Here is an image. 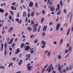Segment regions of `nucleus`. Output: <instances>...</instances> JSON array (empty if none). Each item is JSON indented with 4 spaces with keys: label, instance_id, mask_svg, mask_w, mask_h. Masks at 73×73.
<instances>
[{
    "label": "nucleus",
    "instance_id": "18",
    "mask_svg": "<svg viewBox=\"0 0 73 73\" xmlns=\"http://www.w3.org/2000/svg\"><path fill=\"white\" fill-rule=\"evenodd\" d=\"M41 44L42 45H46V42H45V41H44L42 40L41 41Z\"/></svg>",
    "mask_w": 73,
    "mask_h": 73
},
{
    "label": "nucleus",
    "instance_id": "6",
    "mask_svg": "<svg viewBox=\"0 0 73 73\" xmlns=\"http://www.w3.org/2000/svg\"><path fill=\"white\" fill-rule=\"evenodd\" d=\"M29 6L30 7H32L33 6V2L30 1V3L29 5Z\"/></svg>",
    "mask_w": 73,
    "mask_h": 73
},
{
    "label": "nucleus",
    "instance_id": "41",
    "mask_svg": "<svg viewBox=\"0 0 73 73\" xmlns=\"http://www.w3.org/2000/svg\"><path fill=\"white\" fill-rule=\"evenodd\" d=\"M13 38L12 39H11L10 40V41L11 42H12H12H13Z\"/></svg>",
    "mask_w": 73,
    "mask_h": 73
},
{
    "label": "nucleus",
    "instance_id": "1",
    "mask_svg": "<svg viewBox=\"0 0 73 73\" xmlns=\"http://www.w3.org/2000/svg\"><path fill=\"white\" fill-rule=\"evenodd\" d=\"M4 54L6 55L7 53V50L6 49L7 48V42H6L4 44Z\"/></svg>",
    "mask_w": 73,
    "mask_h": 73
},
{
    "label": "nucleus",
    "instance_id": "2",
    "mask_svg": "<svg viewBox=\"0 0 73 73\" xmlns=\"http://www.w3.org/2000/svg\"><path fill=\"white\" fill-rule=\"evenodd\" d=\"M52 64H50V68L49 69V68H47L46 70V72H48V73H50V71H51V69H52Z\"/></svg>",
    "mask_w": 73,
    "mask_h": 73
},
{
    "label": "nucleus",
    "instance_id": "19",
    "mask_svg": "<svg viewBox=\"0 0 73 73\" xmlns=\"http://www.w3.org/2000/svg\"><path fill=\"white\" fill-rule=\"evenodd\" d=\"M70 29L69 28L68 29V31L67 33V35L68 36L69 35V32H70Z\"/></svg>",
    "mask_w": 73,
    "mask_h": 73
},
{
    "label": "nucleus",
    "instance_id": "44",
    "mask_svg": "<svg viewBox=\"0 0 73 73\" xmlns=\"http://www.w3.org/2000/svg\"><path fill=\"white\" fill-rule=\"evenodd\" d=\"M4 12V10L2 9H0V12Z\"/></svg>",
    "mask_w": 73,
    "mask_h": 73
},
{
    "label": "nucleus",
    "instance_id": "32",
    "mask_svg": "<svg viewBox=\"0 0 73 73\" xmlns=\"http://www.w3.org/2000/svg\"><path fill=\"white\" fill-rule=\"evenodd\" d=\"M15 6H12L11 7V9H12V10H14V9H15Z\"/></svg>",
    "mask_w": 73,
    "mask_h": 73
},
{
    "label": "nucleus",
    "instance_id": "20",
    "mask_svg": "<svg viewBox=\"0 0 73 73\" xmlns=\"http://www.w3.org/2000/svg\"><path fill=\"white\" fill-rule=\"evenodd\" d=\"M72 68H73V66L70 65L69 68V70H71Z\"/></svg>",
    "mask_w": 73,
    "mask_h": 73
},
{
    "label": "nucleus",
    "instance_id": "42",
    "mask_svg": "<svg viewBox=\"0 0 73 73\" xmlns=\"http://www.w3.org/2000/svg\"><path fill=\"white\" fill-rule=\"evenodd\" d=\"M37 41H38V40L37 39L35 40L34 41L35 43V44H36V43H37Z\"/></svg>",
    "mask_w": 73,
    "mask_h": 73
},
{
    "label": "nucleus",
    "instance_id": "40",
    "mask_svg": "<svg viewBox=\"0 0 73 73\" xmlns=\"http://www.w3.org/2000/svg\"><path fill=\"white\" fill-rule=\"evenodd\" d=\"M8 13L7 12L6 13H5V17H7V16H8Z\"/></svg>",
    "mask_w": 73,
    "mask_h": 73
},
{
    "label": "nucleus",
    "instance_id": "61",
    "mask_svg": "<svg viewBox=\"0 0 73 73\" xmlns=\"http://www.w3.org/2000/svg\"><path fill=\"white\" fill-rule=\"evenodd\" d=\"M19 14H20V13H17V17H19V16H20Z\"/></svg>",
    "mask_w": 73,
    "mask_h": 73
},
{
    "label": "nucleus",
    "instance_id": "48",
    "mask_svg": "<svg viewBox=\"0 0 73 73\" xmlns=\"http://www.w3.org/2000/svg\"><path fill=\"white\" fill-rule=\"evenodd\" d=\"M69 53H68L67 55H66L65 56V58H66V57H68V56H69Z\"/></svg>",
    "mask_w": 73,
    "mask_h": 73
},
{
    "label": "nucleus",
    "instance_id": "34",
    "mask_svg": "<svg viewBox=\"0 0 73 73\" xmlns=\"http://www.w3.org/2000/svg\"><path fill=\"white\" fill-rule=\"evenodd\" d=\"M57 44V42H56V41H54V42H53V44L54 45H56V44Z\"/></svg>",
    "mask_w": 73,
    "mask_h": 73
},
{
    "label": "nucleus",
    "instance_id": "43",
    "mask_svg": "<svg viewBox=\"0 0 73 73\" xmlns=\"http://www.w3.org/2000/svg\"><path fill=\"white\" fill-rule=\"evenodd\" d=\"M42 35L43 36H45V33H44V32H43L42 33Z\"/></svg>",
    "mask_w": 73,
    "mask_h": 73
},
{
    "label": "nucleus",
    "instance_id": "26",
    "mask_svg": "<svg viewBox=\"0 0 73 73\" xmlns=\"http://www.w3.org/2000/svg\"><path fill=\"white\" fill-rule=\"evenodd\" d=\"M44 19H45V18H44V17H43L42 18V20L41 21V23H43V22H44Z\"/></svg>",
    "mask_w": 73,
    "mask_h": 73
},
{
    "label": "nucleus",
    "instance_id": "15",
    "mask_svg": "<svg viewBox=\"0 0 73 73\" xmlns=\"http://www.w3.org/2000/svg\"><path fill=\"white\" fill-rule=\"evenodd\" d=\"M20 52V49L19 48H17L16 50V52H15V54H18Z\"/></svg>",
    "mask_w": 73,
    "mask_h": 73
},
{
    "label": "nucleus",
    "instance_id": "9",
    "mask_svg": "<svg viewBox=\"0 0 73 73\" xmlns=\"http://www.w3.org/2000/svg\"><path fill=\"white\" fill-rule=\"evenodd\" d=\"M33 48H32L29 51V52L31 53V54H32L34 53V50H33Z\"/></svg>",
    "mask_w": 73,
    "mask_h": 73
},
{
    "label": "nucleus",
    "instance_id": "59",
    "mask_svg": "<svg viewBox=\"0 0 73 73\" xmlns=\"http://www.w3.org/2000/svg\"><path fill=\"white\" fill-rule=\"evenodd\" d=\"M9 50H10V51H12L13 49H12V48H9Z\"/></svg>",
    "mask_w": 73,
    "mask_h": 73
},
{
    "label": "nucleus",
    "instance_id": "17",
    "mask_svg": "<svg viewBox=\"0 0 73 73\" xmlns=\"http://www.w3.org/2000/svg\"><path fill=\"white\" fill-rule=\"evenodd\" d=\"M47 3L48 4H50L51 5H52V2H50V1L49 0H48Z\"/></svg>",
    "mask_w": 73,
    "mask_h": 73
},
{
    "label": "nucleus",
    "instance_id": "12",
    "mask_svg": "<svg viewBox=\"0 0 73 73\" xmlns=\"http://www.w3.org/2000/svg\"><path fill=\"white\" fill-rule=\"evenodd\" d=\"M46 29H47V26L45 25L44 26L43 31V32H45V31H46Z\"/></svg>",
    "mask_w": 73,
    "mask_h": 73
},
{
    "label": "nucleus",
    "instance_id": "7",
    "mask_svg": "<svg viewBox=\"0 0 73 73\" xmlns=\"http://www.w3.org/2000/svg\"><path fill=\"white\" fill-rule=\"evenodd\" d=\"M57 8H56L55 10V11H57L58 10H59L60 9V4H58L57 5Z\"/></svg>",
    "mask_w": 73,
    "mask_h": 73
},
{
    "label": "nucleus",
    "instance_id": "21",
    "mask_svg": "<svg viewBox=\"0 0 73 73\" xmlns=\"http://www.w3.org/2000/svg\"><path fill=\"white\" fill-rule=\"evenodd\" d=\"M41 27V26H39V28L37 30V32H40V31Z\"/></svg>",
    "mask_w": 73,
    "mask_h": 73
},
{
    "label": "nucleus",
    "instance_id": "55",
    "mask_svg": "<svg viewBox=\"0 0 73 73\" xmlns=\"http://www.w3.org/2000/svg\"><path fill=\"white\" fill-rule=\"evenodd\" d=\"M16 4V3L15 2H13V3H12L11 5H14Z\"/></svg>",
    "mask_w": 73,
    "mask_h": 73
},
{
    "label": "nucleus",
    "instance_id": "37",
    "mask_svg": "<svg viewBox=\"0 0 73 73\" xmlns=\"http://www.w3.org/2000/svg\"><path fill=\"white\" fill-rule=\"evenodd\" d=\"M9 29L11 30V31H13V27H10L9 28Z\"/></svg>",
    "mask_w": 73,
    "mask_h": 73
},
{
    "label": "nucleus",
    "instance_id": "24",
    "mask_svg": "<svg viewBox=\"0 0 73 73\" xmlns=\"http://www.w3.org/2000/svg\"><path fill=\"white\" fill-rule=\"evenodd\" d=\"M69 52H71V50H72V46H70L69 48Z\"/></svg>",
    "mask_w": 73,
    "mask_h": 73
},
{
    "label": "nucleus",
    "instance_id": "13",
    "mask_svg": "<svg viewBox=\"0 0 73 73\" xmlns=\"http://www.w3.org/2000/svg\"><path fill=\"white\" fill-rule=\"evenodd\" d=\"M29 50V46H27L26 47V48L25 49V51H27V50Z\"/></svg>",
    "mask_w": 73,
    "mask_h": 73
},
{
    "label": "nucleus",
    "instance_id": "49",
    "mask_svg": "<svg viewBox=\"0 0 73 73\" xmlns=\"http://www.w3.org/2000/svg\"><path fill=\"white\" fill-rule=\"evenodd\" d=\"M60 5H62V1H60Z\"/></svg>",
    "mask_w": 73,
    "mask_h": 73
},
{
    "label": "nucleus",
    "instance_id": "58",
    "mask_svg": "<svg viewBox=\"0 0 73 73\" xmlns=\"http://www.w3.org/2000/svg\"><path fill=\"white\" fill-rule=\"evenodd\" d=\"M8 32H9V33H11V32H12V31H11V30L9 29V30Z\"/></svg>",
    "mask_w": 73,
    "mask_h": 73
},
{
    "label": "nucleus",
    "instance_id": "52",
    "mask_svg": "<svg viewBox=\"0 0 73 73\" xmlns=\"http://www.w3.org/2000/svg\"><path fill=\"white\" fill-rule=\"evenodd\" d=\"M66 69H64L63 70L64 73H66Z\"/></svg>",
    "mask_w": 73,
    "mask_h": 73
},
{
    "label": "nucleus",
    "instance_id": "57",
    "mask_svg": "<svg viewBox=\"0 0 73 73\" xmlns=\"http://www.w3.org/2000/svg\"><path fill=\"white\" fill-rule=\"evenodd\" d=\"M64 13H66L67 11H66V9H64Z\"/></svg>",
    "mask_w": 73,
    "mask_h": 73
},
{
    "label": "nucleus",
    "instance_id": "31",
    "mask_svg": "<svg viewBox=\"0 0 73 73\" xmlns=\"http://www.w3.org/2000/svg\"><path fill=\"white\" fill-rule=\"evenodd\" d=\"M24 43H22L21 44V48H23V47H24Z\"/></svg>",
    "mask_w": 73,
    "mask_h": 73
},
{
    "label": "nucleus",
    "instance_id": "60",
    "mask_svg": "<svg viewBox=\"0 0 73 73\" xmlns=\"http://www.w3.org/2000/svg\"><path fill=\"white\" fill-rule=\"evenodd\" d=\"M21 20H19V21L18 22V23H19V24H20L21 23Z\"/></svg>",
    "mask_w": 73,
    "mask_h": 73
},
{
    "label": "nucleus",
    "instance_id": "33",
    "mask_svg": "<svg viewBox=\"0 0 73 73\" xmlns=\"http://www.w3.org/2000/svg\"><path fill=\"white\" fill-rule=\"evenodd\" d=\"M34 15V12H32L31 13V16L33 17Z\"/></svg>",
    "mask_w": 73,
    "mask_h": 73
},
{
    "label": "nucleus",
    "instance_id": "10",
    "mask_svg": "<svg viewBox=\"0 0 73 73\" xmlns=\"http://www.w3.org/2000/svg\"><path fill=\"white\" fill-rule=\"evenodd\" d=\"M33 67V66H29L27 67V69L29 71L30 70H32V68Z\"/></svg>",
    "mask_w": 73,
    "mask_h": 73
},
{
    "label": "nucleus",
    "instance_id": "47",
    "mask_svg": "<svg viewBox=\"0 0 73 73\" xmlns=\"http://www.w3.org/2000/svg\"><path fill=\"white\" fill-rule=\"evenodd\" d=\"M15 20L17 22H18L19 21V19L17 18Z\"/></svg>",
    "mask_w": 73,
    "mask_h": 73
},
{
    "label": "nucleus",
    "instance_id": "28",
    "mask_svg": "<svg viewBox=\"0 0 73 73\" xmlns=\"http://www.w3.org/2000/svg\"><path fill=\"white\" fill-rule=\"evenodd\" d=\"M13 65V63H10L8 66V67L10 68V67L11 66H12V65Z\"/></svg>",
    "mask_w": 73,
    "mask_h": 73
},
{
    "label": "nucleus",
    "instance_id": "16",
    "mask_svg": "<svg viewBox=\"0 0 73 73\" xmlns=\"http://www.w3.org/2000/svg\"><path fill=\"white\" fill-rule=\"evenodd\" d=\"M50 53H51V51H49L47 53V56L48 57H49L50 56Z\"/></svg>",
    "mask_w": 73,
    "mask_h": 73
},
{
    "label": "nucleus",
    "instance_id": "29",
    "mask_svg": "<svg viewBox=\"0 0 73 73\" xmlns=\"http://www.w3.org/2000/svg\"><path fill=\"white\" fill-rule=\"evenodd\" d=\"M63 42V39H61L60 40V44H61Z\"/></svg>",
    "mask_w": 73,
    "mask_h": 73
},
{
    "label": "nucleus",
    "instance_id": "64",
    "mask_svg": "<svg viewBox=\"0 0 73 73\" xmlns=\"http://www.w3.org/2000/svg\"><path fill=\"white\" fill-rule=\"evenodd\" d=\"M12 46L13 47H14V46H15V44L13 43V44H12Z\"/></svg>",
    "mask_w": 73,
    "mask_h": 73
},
{
    "label": "nucleus",
    "instance_id": "23",
    "mask_svg": "<svg viewBox=\"0 0 73 73\" xmlns=\"http://www.w3.org/2000/svg\"><path fill=\"white\" fill-rule=\"evenodd\" d=\"M42 73H44V72H45V68H42Z\"/></svg>",
    "mask_w": 73,
    "mask_h": 73
},
{
    "label": "nucleus",
    "instance_id": "3",
    "mask_svg": "<svg viewBox=\"0 0 73 73\" xmlns=\"http://www.w3.org/2000/svg\"><path fill=\"white\" fill-rule=\"evenodd\" d=\"M60 27H61V24L60 23L57 24L56 28V30L58 31L60 28Z\"/></svg>",
    "mask_w": 73,
    "mask_h": 73
},
{
    "label": "nucleus",
    "instance_id": "46",
    "mask_svg": "<svg viewBox=\"0 0 73 73\" xmlns=\"http://www.w3.org/2000/svg\"><path fill=\"white\" fill-rule=\"evenodd\" d=\"M42 12L43 14H44V15H45V11L42 10Z\"/></svg>",
    "mask_w": 73,
    "mask_h": 73
},
{
    "label": "nucleus",
    "instance_id": "5",
    "mask_svg": "<svg viewBox=\"0 0 73 73\" xmlns=\"http://www.w3.org/2000/svg\"><path fill=\"white\" fill-rule=\"evenodd\" d=\"M33 32H35L37 31V27L35 26V25H33Z\"/></svg>",
    "mask_w": 73,
    "mask_h": 73
},
{
    "label": "nucleus",
    "instance_id": "63",
    "mask_svg": "<svg viewBox=\"0 0 73 73\" xmlns=\"http://www.w3.org/2000/svg\"><path fill=\"white\" fill-rule=\"evenodd\" d=\"M30 65H31V64L28 63L27 65V67H28V66H29Z\"/></svg>",
    "mask_w": 73,
    "mask_h": 73
},
{
    "label": "nucleus",
    "instance_id": "30",
    "mask_svg": "<svg viewBox=\"0 0 73 73\" xmlns=\"http://www.w3.org/2000/svg\"><path fill=\"white\" fill-rule=\"evenodd\" d=\"M9 19L10 20H11L12 19V17L11 15H9Z\"/></svg>",
    "mask_w": 73,
    "mask_h": 73
},
{
    "label": "nucleus",
    "instance_id": "36",
    "mask_svg": "<svg viewBox=\"0 0 73 73\" xmlns=\"http://www.w3.org/2000/svg\"><path fill=\"white\" fill-rule=\"evenodd\" d=\"M10 12L11 13V15L12 16L13 15V12L12 11H10Z\"/></svg>",
    "mask_w": 73,
    "mask_h": 73
},
{
    "label": "nucleus",
    "instance_id": "56",
    "mask_svg": "<svg viewBox=\"0 0 73 73\" xmlns=\"http://www.w3.org/2000/svg\"><path fill=\"white\" fill-rule=\"evenodd\" d=\"M31 24H32L33 25V24H34V22H33V21L32 20L31 21Z\"/></svg>",
    "mask_w": 73,
    "mask_h": 73
},
{
    "label": "nucleus",
    "instance_id": "27",
    "mask_svg": "<svg viewBox=\"0 0 73 73\" xmlns=\"http://www.w3.org/2000/svg\"><path fill=\"white\" fill-rule=\"evenodd\" d=\"M60 13H61V11H60V10H59L57 13V15H59L60 14Z\"/></svg>",
    "mask_w": 73,
    "mask_h": 73
},
{
    "label": "nucleus",
    "instance_id": "4",
    "mask_svg": "<svg viewBox=\"0 0 73 73\" xmlns=\"http://www.w3.org/2000/svg\"><path fill=\"white\" fill-rule=\"evenodd\" d=\"M58 70H59V72L60 73H62L63 72L62 70V68H61V66H59L58 67Z\"/></svg>",
    "mask_w": 73,
    "mask_h": 73
},
{
    "label": "nucleus",
    "instance_id": "54",
    "mask_svg": "<svg viewBox=\"0 0 73 73\" xmlns=\"http://www.w3.org/2000/svg\"><path fill=\"white\" fill-rule=\"evenodd\" d=\"M33 37H34V35H32L30 36V37L31 38H32Z\"/></svg>",
    "mask_w": 73,
    "mask_h": 73
},
{
    "label": "nucleus",
    "instance_id": "25",
    "mask_svg": "<svg viewBox=\"0 0 73 73\" xmlns=\"http://www.w3.org/2000/svg\"><path fill=\"white\" fill-rule=\"evenodd\" d=\"M27 29L29 31H32V28L30 27H28Z\"/></svg>",
    "mask_w": 73,
    "mask_h": 73
},
{
    "label": "nucleus",
    "instance_id": "38",
    "mask_svg": "<svg viewBox=\"0 0 73 73\" xmlns=\"http://www.w3.org/2000/svg\"><path fill=\"white\" fill-rule=\"evenodd\" d=\"M0 68L1 69H5V67H3V66H0Z\"/></svg>",
    "mask_w": 73,
    "mask_h": 73
},
{
    "label": "nucleus",
    "instance_id": "51",
    "mask_svg": "<svg viewBox=\"0 0 73 73\" xmlns=\"http://www.w3.org/2000/svg\"><path fill=\"white\" fill-rule=\"evenodd\" d=\"M20 3H21V4H23L24 3V0H21V1Z\"/></svg>",
    "mask_w": 73,
    "mask_h": 73
},
{
    "label": "nucleus",
    "instance_id": "53",
    "mask_svg": "<svg viewBox=\"0 0 73 73\" xmlns=\"http://www.w3.org/2000/svg\"><path fill=\"white\" fill-rule=\"evenodd\" d=\"M27 16L28 17H30L31 16V14H30V13H28V14L27 15Z\"/></svg>",
    "mask_w": 73,
    "mask_h": 73
},
{
    "label": "nucleus",
    "instance_id": "35",
    "mask_svg": "<svg viewBox=\"0 0 73 73\" xmlns=\"http://www.w3.org/2000/svg\"><path fill=\"white\" fill-rule=\"evenodd\" d=\"M35 5L36 6V8H38V3L36 2L35 3Z\"/></svg>",
    "mask_w": 73,
    "mask_h": 73
},
{
    "label": "nucleus",
    "instance_id": "50",
    "mask_svg": "<svg viewBox=\"0 0 73 73\" xmlns=\"http://www.w3.org/2000/svg\"><path fill=\"white\" fill-rule=\"evenodd\" d=\"M23 7L24 9H26V7L25 6V5H23Z\"/></svg>",
    "mask_w": 73,
    "mask_h": 73
},
{
    "label": "nucleus",
    "instance_id": "8",
    "mask_svg": "<svg viewBox=\"0 0 73 73\" xmlns=\"http://www.w3.org/2000/svg\"><path fill=\"white\" fill-rule=\"evenodd\" d=\"M27 13H26V11H23V15H22V17H26L27 16Z\"/></svg>",
    "mask_w": 73,
    "mask_h": 73
},
{
    "label": "nucleus",
    "instance_id": "39",
    "mask_svg": "<svg viewBox=\"0 0 73 73\" xmlns=\"http://www.w3.org/2000/svg\"><path fill=\"white\" fill-rule=\"evenodd\" d=\"M49 51L48 50H45V51H44V54H46V53H48Z\"/></svg>",
    "mask_w": 73,
    "mask_h": 73
},
{
    "label": "nucleus",
    "instance_id": "45",
    "mask_svg": "<svg viewBox=\"0 0 73 73\" xmlns=\"http://www.w3.org/2000/svg\"><path fill=\"white\" fill-rule=\"evenodd\" d=\"M68 50L66 49L65 50V54H66V53H67L68 52Z\"/></svg>",
    "mask_w": 73,
    "mask_h": 73
},
{
    "label": "nucleus",
    "instance_id": "14",
    "mask_svg": "<svg viewBox=\"0 0 73 73\" xmlns=\"http://www.w3.org/2000/svg\"><path fill=\"white\" fill-rule=\"evenodd\" d=\"M26 57H27L28 58H29L31 57V54H29L28 55L27 54H26Z\"/></svg>",
    "mask_w": 73,
    "mask_h": 73
},
{
    "label": "nucleus",
    "instance_id": "11",
    "mask_svg": "<svg viewBox=\"0 0 73 73\" xmlns=\"http://www.w3.org/2000/svg\"><path fill=\"white\" fill-rule=\"evenodd\" d=\"M50 11L52 12H54L55 11V9L51 6L50 7Z\"/></svg>",
    "mask_w": 73,
    "mask_h": 73
},
{
    "label": "nucleus",
    "instance_id": "22",
    "mask_svg": "<svg viewBox=\"0 0 73 73\" xmlns=\"http://www.w3.org/2000/svg\"><path fill=\"white\" fill-rule=\"evenodd\" d=\"M58 58L59 60H60L61 58V55H59L58 56Z\"/></svg>",
    "mask_w": 73,
    "mask_h": 73
},
{
    "label": "nucleus",
    "instance_id": "62",
    "mask_svg": "<svg viewBox=\"0 0 73 73\" xmlns=\"http://www.w3.org/2000/svg\"><path fill=\"white\" fill-rule=\"evenodd\" d=\"M13 60H14V61H16V58L15 57H13Z\"/></svg>",
    "mask_w": 73,
    "mask_h": 73
}]
</instances>
